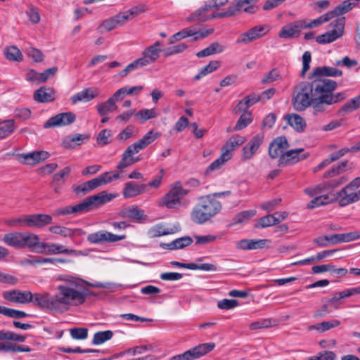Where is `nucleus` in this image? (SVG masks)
<instances>
[{"instance_id": "1", "label": "nucleus", "mask_w": 360, "mask_h": 360, "mask_svg": "<svg viewBox=\"0 0 360 360\" xmlns=\"http://www.w3.org/2000/svg\"><path fill=\"white\" fill-rule=\"evenodd\" d=\"M58 280L65 283L59 285L54 295L57 312L67 311L70 307L84 304L88 295V290L82 286L83 280L71 275H60Z\"/></svg>"}, {"instance_id": "2", "label": "nucleus", "mask_w": 360, "mask_h": 360, "mask_svg": "<svg viewBox=\"0 0 360 360\" xmlns=\"http://www.w3.org/2000/svg\"><path fill=\"white\" fill-rule=\"evenodd\" d=\"M330 82V80L313 79L298 83L292 91L291 103L293 108L299 112L307 110L320 93L326 92L324 88Z\"/></svg>"}, {"instance_id": "3", "label": "nucleus", "mask_w": 360, "mask_h": 360, "mask_svg": "<svg viewBox=\"0 0 360 360\" xmlns=\"http://www.w3.org/2000/svg\"><path fill=\"white\" fill-rule=\"evenodd\" d=\"M359 0H345L331 11L334 18H338L329 25L333 29L318 36L316 41L319 44L331 43L341 37L344 34L345 18L340 17L350 11L359 3Z\"/></svg>"}, {"instance_id": "4", "label": "nucleus", "mask_w": 360, "mask_h": 360, "mask_svg": "<svg viewBox=\"0 0 360 360\" xmlns=\"http://www.w3.org/2000/svg\"><path fill=\"white\" fill-rule=\"evenodd\" d=\"M222 205L214 198V195H207L200 198V201L191 212V220L197 224H202L220 212Z\"/></svg>"}, {"instance_id": "5", "label": "nucleus", "mask_w": 360, "mask_h": 360, "mask_svg": "<svg viewBox=\"0 0 360 360\" xmlns=\"http://www.w3.org/2000/svg\"><path fill=\"white\" fill-rule=\"evenodd\" d=\"M338 84L334 80H330V82L324 88L326 91L325 93H320L311 105L312 107V114L314 116L323 113L326 110L325 105H333L343 101L345 98V92L334 93L333 91L337 89Z\"/></svg>"}, {"instance_id": "6", "label": "nucleus", "mask_w": 360, "mask_h": 360, "mask_svg": "<svg viewBox=\"0 0 360 360\" xmlns=\"http://www.w3.org/2000/svg\"><path fill=\"white\" fill-rule=\"evenodd\" d=\"M120 178V175L117 172H107L98 177L94 178L91 180L87 181L74 188V192L79 195L82 193L85 195L87 193L96 189V188L105 185L112 182L114 180H117Z\"/></svg>"}, {"instance_id": "7", "label": "nucleus", "mask_w": 360, "mask_h": 360, "mask_svg": "<svg viewBox=\"0 0 360 360\" xmlns=\"http://www.w3.org/2000/svg\"><path fill=\"white\" fill-rule=\"evenodd\" d=\"M188 192V190L182 187L180 181H176L163 197L162 204L169 209L177 208L181 205V199Z\"/></svg>"}, {"instance_id": "8", "label": "nucleus", "mask_w": 360, "mask_h": 360, "mask_svg": "<svg viewBox=\"0 0 360 360\" xmlns=\"http://www.w3.org/2000/svg\"><path fill=\"white\" fill-rule=\"evenodd\" d=\"M115 195L108 193L105 191H101L96 195L86 198L81 203L84 213L89 212L95 208H98L105 203L111 201Z\"/></svg>"}, {"instance_id": "9", "label": "nucleus", "mask_w": 360, "mask_h": 360, "mask_svg": "<svg viewBox=\"0 0 360 360\" xmlns=\"http://www.w3.org/2000/svg\"><path fill=\"white\" fill-rule=\"evenodd\" d=\"M126 238L125 235H115L107 231L101 230L89 234L87 236V241L92 244H100L103 243H115Z\"/></svg>"}, {"instance_id": "10", "label": "nucleus", "mask_w": 360, "mask_h": 360, "mask_svg": "<svg viewBox=\"0 0 360 360\" xmlns=\"http://www.w3.org/2000/svg\"><path fill=\"white\" fill-rule=\"evenodd\" d=\"M302 29H306V20H296L283 26L278 33V37L283 39L297 38Z\"/></svg>"}, {"instance_id": "11", "label": "nucleus", "mask_w": 360, "mask_h": 360, "mask_svg": "<svg viewBox=\"0 0 360 360\" xmlns=\"http://www.w3.org/2000/svg\"><path fill=\"white\" fill-rule=\"evenodd\" d=\"M76 120V115L72 112L57 114L49 118L44 124V128L67 126Z\"/></svg>"}, {"instance_id": "12", "label": "nucleus", "mask_w": 360, "mask_h": 360, "mask_svg": "<svg viewBox=\"0 0 360 360\" xmlns=\"http://www.w3.org/2000/svg\"><path fill=\"white\" fill-rule=\"evenodd\" d=\"M360 200V190L358 191L342 188L333 196V201L337 200L341 207L347 206Z\"/></svg>"}, {"instance_id": "13", "label": "nucleus", "mask_w": 360, "mask_h": 360, "mask_svg": "<svg viewBox=\"0 0 360 360\" xmlns=\"http://www.w3.org/2000/svg\"><path fill=\"white\" fill-rule=\"evenodd\" d=\"M266 25L255 26L247 32L242 33L236 39L237 44H248L265 35L268 32Z\"/></svg>"}, {"instance_id": "14", "label": "nucleus", "mask_w": 360, "mask_h": 360, "mask_svg": "<svg viewBox=\"0 0 360 360\" xmlns=\"http://www.w3.org/2000/svg\"><path fill=\"white\" fill-rule=\"evenodd\" d=\"M32 302L41 309H47L50 311L57 312L54 295L51 296L49 292L33 294V300Z\"/></svg>"}, {"instance_id": "15", "label": "nucleus", "mask_w": 360, "mask_h": 360, "mask_svg": "<svg viewBox=\"0 0 360 360\" xmlns=\"http://www.w3.org/2000/svg\"><path fill=\"white\" fill-rule=\"evenodd\" d=\"M303 148L290 150L286 151L278 160V165H293L309 157L308 153H303Z\"/></svg>"}, {"instance_id": "16", "label": "nucleus", "mask_w": 360, "mask_h": 360, "mask_svg": "<svg viewBox=\"0 0 360 360\" xmlns=\"http://www.w3.org/2000/svg\"><path fill=\"white\" fill-rule=\"evenodd\" d=\"M3 297L11 302L27 304L32 301L33 294L30 291L13 290L5 291L3 293Z\"/></svg>"}, {"instance_id": "17", "label": "nucleus", "mask_w": 360, "mask_h": 360, "mask_svg": "<svg viewBox=\"0 0 360 360\" xmlns=\"http://www.w3.org/2000/svg\"><path fill=\"white\" fill-rule=\"evenodd\" d=\"M342 75V71L335 68L328 66L316 67L313 69L312 72L309 76V79H320V80H330V79L322 78V77H340Z\"/></svg>"}, {"instance_id": "18", "label": "nucleus", "mask_w": 360, "mask_h": 360, "mask_svg": "<svg viewBox=\"0 0 360 360\" xmlns=\"http://www.w3.org/2000/svg\"><path fill=\"white\" fill-rule=\"evenodd\" d=\"M215 347L214 342L198 345L183 353L184 360H194L211 352Z\"/></svg>"}, {"instance_id": "19", "label": "nucleus", "mask_w": 360, "mask_h": 360, "mask_svg": "<svg viewBox=\"0 0 360 360\" xmlns=\"http://www.w3.org/2000/svg\"><path fill=\"white\" fill-rule=\"evenodd\" d=\"M289 147L288 140L285 136H281L276 138L269 145V155L273 158L276 159L281 157L283 155L284 150Z\"/></svg>"}, {"instance_id": "20", "label": "nucleus", "mask_w": 360, "mask_h": 360, "mask_svg": "<svg viewBox=\"0 0 360 360\" xmlns=\"http://www.w3.org/2000/svg\"><path fill=\"white\" fill-rule=\"evenodd\" d=\"M360 294V285L352 288L349 289H346L342 291L335 292L333 294L331 298L328 300V302L333 307L335 310H337L340 308L342 304V299L349 297L350 296Z\"/></svg>"}, {"instance_id": "21", "label": "nucleus", "mask_w": 360, "mask_h": 360, "mask_svg": "<svg viewBox=\"0 0 360 360\" xmlns=\"http://www.w3.org/2000/svg\"><path fill=\"white\" fill-rule=\"evenodd\" d=\"M146 192L145 184H138L135 181H128L124 184L122 195L124 198H132Z\"/></svg>"}, {"instance_id": "22", "label": "nucleus", "mask_w": 360, "mask_h": 360, "mask_svg": "<svg viewBox=\"0 0 360 360\" xmlns=\"http://www.w3.org/2000/svg\"><path fill=\"white\" fill-rule=\"evenodd\" d=\"M161 43L160 41H155L153 45L147 47L142 52L141 59L144 60L145 65H148L157 60L160 56V53L162 51L160 48Z\"/></svg>"}, {"instance_id": "23", "label": "nucleus", "mask_w": 360, "mask_h": 360, "mask_svg": "<svg viewBox=\"0 0 360 360\" xmlns=\"http://www.w3.org/2000/svg\"><path fill=\"white\" fill-rule=\"evenodd\" d=\"M245 141L244 136L236 134L232 136L221 147V151L223 153H226L227 158L231 159V153L237 148L241 146Z\"/></svg>"}, {"instance_id": "24", "label": "nucleus", "mask_w": 360, "mask_h": 360, "mask_svg": "<svg viewBox=\"0 0 360 360\" xmlns=\"http://www.w3.org/2000/svg\"><path fill=\"white\" fill-rule=\"evenodd\" d=\"M19 156L25 160V164L32 166L48 159L50 154L47 151L40 150L26 154H20Z\"/></svg>"}, {"instance_id": "25", "label": "nucleus", "mask_w": 360, "mask_h": 360, "mask_svg": "<svg viewBox=\"0 0 360 360\" xmlns=\"http://www.w3.org/2000/svg\"><path fill=\"white\" fill-rule=\"evenodd\" d=\"M55 98V91L47 86L40 87L34 94V99L38 103H49L54 101Z\"/></svg>"}, {"instance_id": "26", "label": "nucleus", "mask_w": 360, "mask_h": 360, "mask_svg": "<svg viewBox=\"0 0 360 360\" xmlns=\"http://www.w3.org/2000/svg\"><path fill=\"white\" fill-rule=\"evenodd\" d=\"M52 217L46 214H34L28 215L29 227L41 228L51 224Z\"/></svg>"}, {"instance_id": "27", "label": "nucleus", "mask_w": 360, "mask_h": 360, "mask_svg": "<svg viewBox=\"0 0 360 360\" xmlns=\"http://www.w3.org/2000/svg\"><path fill=\"white\" fill-rule=\"evenodd\" d=\"M98 91L95 88L85 89L70 98L72 104H75L79 101L88 102L98 96Z\"/></svg>"}, {"instance_id": "28", "label": "nucleus", "mask_w": 360, "mask_h": 360, "mask_svg": "<svg viewBox=\"0 0 360 360\" xmlns=\"http://www.w3.org/2000/svg\"><path fill=\"white\" fill-rule=\"evenodd\" d=\"M260 101L261 96H259V95L255 93H252L246 96L243 99L240 101L234 108L233 111L236 113L245 112L250 106Z\"/></svg>"}, {"instance_id": "29", "label": "nucleus", "mask_w": 360, "mask_h": 360, "mask_svg": "<svg viewBox=\"0 0 360 360\" xmlns=\"http://www.w3.org/2000/svg\"><path fill=\"white\" fill-rule=\"evenodd\" d=\"M284 119L296 131L303 132L305 130L307 123L300 115L296 113L288 114L285 115Z\"/></svg>"}, {"instance_id": "30", "label": "nucleus", "mask_w": 360, "mask_h": 360, "mask_svg": "<svg viewBox=\"0 0 360 360\" xmlns=\"http://www.w3.org/2000/svg\"><path fill=\"white\" fill-rule=\"evenodd\" d=\"M212 8V5L206 4L188 15L186 20L188 22H205L209 20V16L207 15V13L210 11Z\"/></svg>"}, {"instance_id": "31", "label": "nucleus", "mask_w": 360, "mask_h": 360, "mask_svg": "<svg viewBox=\"0 0 360 360\" xmlns=\"http://www.w3.org/2000/svg\"><path fill=\"white\" fill-rule=\"evenodd\" d=\"M136 153H137V152L133 150V148L129 146L123 153L122 159L118 163L117 168L118 169H122L138 162L139 160V158L132 157V155Z\"/></svg>"}, {"instance_id": "32", "label": "nucleus", "mask_w": 360, "mask_h": 360, "mask_svg": "<svg viewBox=\"0 0 360 360\" xmlns=\"http://www.w3.org/2000/svg\"><path fill=\"white\" fill-rule=\"evenodd\" d=\"M46 255L65 254L69 255H77V252L74 249H68L63 245L57 243H46Z\"/></svg>"}, {"instance_id": "33", "label": "nucleus", "mask_w": 360, "mask_h": 360, "mask_svg": "<svg viewBox=\"0 0 360 360\" xmlns=\"http://www.w3.org/2000/svg\"><path fill=\"white\" fill-rule=\"evenodd\" d=\"M158 138V134H154L153 130L146 133L143 137L137 142L130 145L133 150L139 153L141 150L146 148L149 144L153 142Z\"/></svg>"}, {"instance_id": "34", "label": "nucleus", "mask_w": 360, "mask_h": 360, "mask_svg": "<svg viewBox=\"0 0 360 360\" xmlns=\"http://www.w3.org/2000/svg\"><path fill=\"white\" fill-rule=\"evenodd\" d=\"M22 232H12L6 233L4 236L2 241L8 246L16 249H20L22 243Z\"/></svg>"}, {"instance_id": "35", "label": "nucleus", "mask_w": 360, "mask_h": 360, "mask_svg": "<svg viewBox=\"0 0 360 360\" xmlns=\"http://www.w3.org/2000/svg\"><path fill=\"white\" fill-rule=\"evenodd\" d=\"M193 243V239L190 236H184L179 238L169 243H161L162 248H167L169 250L182 249L190 245Z\"/></svg>"}, {"instance_id": "36", "label": "nucleus", "mask_w": 360, "mask_h": 360, "mask_svg": "<svg viewBox=\"0 0 360 360\" xmlns=\"http://www.w3.org/2000/svg\"><path fill=\"white\" fill-rule=\"evenodd\" d=\"M338 237V233L321 236L313 239L312 242L318 247L324 248L339 243Z\"/></svg>"}, {"instance_id": "37", "label": "nucleus", "mask_w": 360, "mask_h": 360, "mask_svg": "<svg viewBox=\"0 0 360 360\" xmlns=\"http://www.w3.org/2000/svg\"><path fill=\"white\" fill-rule=\"evenodd\" d=\"M70 260L63 258H44L41 257H37L33 259H27L25 263L30 265H37L41 264H56L58 263H68Z\"/></svg>"}, {"instance_id": "38", "label": "nucleus", "mask_w": 360, "mask_h": 360, "mask_svg": "<svg viewBox=\"0 0 360 360\" xmlns=\"http://www.w3.org/2000/svg\"><path fill=\"white\" fill-rule=\"evenodd\" d=\"M225 46L220 44L218 41L210 44L207 48L198 51L196 53L198 58L210 56L213 54L219 53L224 51Z\"/></svg>"}, {"instance_id": "39", "label": "nucleus", "mask_w": 360, "mask_h": 360, "mask_svg": "<svg viewBox=\"0 0 360 360\" xmlns=\"http://www.w3.org/2000/svg\"><path fill=\"white\" fill-rule=\"evenodd\" d=\"M118 101L117 98H115L113 94L105 102H103L97 105V110L101 116H104L108 112H113L117 109L115 104L116 101Z\"/></svg>"}, {"instance_id": "40", "label": "nucleus", "mask_w": 360, "mask_h": 360, "mask_svg": "<svg viewBox=\"0 0 360 360\" xmlns=\"http://www.w3.org/2000/svg\"><path fill=\"white\" fill-rule=\"evenodd\" d=\"M84 213L82 203L75 205H68L63 207L56 209L53 212V215L60 217L62 215H68L70 214Z\"/></svg>"}, {"instance_id": "41", "label": "nucleus", "mask_w": 360, "mask_h": 360, "mask_svg": "<svg viewBox=\"0 0 360 360\" xmlns=\"http://www.w3.org/2000/svg\"><path fill=\"white\" fill-rule=\"evenodd\" d=\"M360 108V95L346 102L338 111L339 115H345Z\"/></svg>"}, {"instance_id": "42", "label": "nucleus", "mask_w": 360, "mask_h": 360, "mask_svg": "<svg viewBox=\"0 0 360 360\" xmlns=\"http://www.w3.org/2000/svg\"><path fill=\"white\" fill-rule=\"evenodd\" d=\"M22 235L20 249L27 248L30 250H34V246L38 244V240H39V236L32 233H22Z\"/></svg>"}, {"instance_id": "43", "label": "nucleus", "mask_w": 360, "mask_h": 360, "mask_svg": "<svg viewBox=\"0 0 360 360\" xmlns=\"http://www.w3.org/2000/svg\"><path fill=\"white\" fill-rule=\"evenodd\" d=\"M143 86L142 85L134 86L131 87H122L119 89L114 94L115 98H117V100L122 99L127 95H139Z\"/></svg>"}, {"instance_id": "44", "label": "nucleus", "mask_w": 360, "mask_h": 360, "mask_svg": "<svg viewBox=\"0 0 360 360\" xmlns=\"http://www.w3.org/2000/svg\"><path fill=\"white\" fill-rule=\"evenodd\" d=\"M90 136L88 134H77L70 139H66L63 142V146L65 148H74L77 146H79L86 140L88 141Z\"/></svg>"}, {"instance_id": "45", "label": "nucleus", "mask_w": 360, "mask_h": 360, "mask_svg": "<svg viewBox=\"0 0 360 360\" xmlns=\"http://www.w3.org/2000/svg\"><path fill=\"white\" fill-rule=\"evenodd\" d=\"M71 171L70 167L68 166L64 167L62 170L53 176L51 184L57 186H63L65 183L66 177L70 176Z\"/></svg>"}, {"instance_id": "46", "label": "nucleus", "mask_w": 360, "mask_h": 360, "mask_svg": "<svg viewBox=\"0 0 360 360\" xmlns=\"http://www.w3.org/2000/svg\"><path fill=\"white\" fill-rule=\"evenodd\" d=\"M220 61L212 60L207 65L203 67L194 77V80H199L207 75L213 72L220 67Z\"/></svg>"}, {"instance_id": "47", "label": "nucleus", "mask_w": 360, "mask_h": 360, "mask_svg": "<svg viewBox=\"0 0 360 360\" xmlns=\"http://www.w3.org/2000/svg\"><path fill=\"white\" fill-rule=\"evenodd\" d=\"M49 231L55 234L60 235L63 237H73L75 233L77 231H81L80 229H72L70 228H67L61 226H52L49 227Z\"/></svg>"}, {"instance_id": "48", "label": "nucleus", "mask_w": 360, "mask_h": 360, "mask_svg": "<svg viewBox=\"0 0 360 360\" xmlns=\"http://www.w3.org/2000/svg\"><path fill=\"white\" fill-rule=\"evenodd\" d=\"M334 202L333 196L330 197L328 194L322 195L314 198L307 205L308 209H314L316 207L326 205L328 203Z\"/></svg>"}, {"instance_id": "49", "label": "nucleus", "mask_w": 360, "mask_h": 360, "mask_svg": "<svg viewBox=\"0 0 360 360\" xmlns=\"http://www.w3.org/2000/svg\"><path fill=\"white\" fill-rule=\"evenodd\" d=\"M15 129L14 120H7L4 121L0 126V138L4 139L11 134Z\"/></svg>"}, {"instance_id": "50", "label": "nucleus", "mask_w": 360, "mask_h": 360, "mask_svg": "<svg viewBox=\"0 0 360 360\" xmlns=\"http://www.w3.org/2000/svg\"><path fill=\"white\" fill-rule=\"evenodd\" d=\"M113 336L112 330L99 331L94 334L92 344L95 345H101L105 341L110 340Z\"/></svg>"}, {"instance_id": "51", "label": "nucleus", "mask_w": 360, "mask_h": 360, "mask_svg": "<svg viewBox=\"0 0 360 360\" xmlns=\"http://www.w3.org/2000/svg\"><path fill=\"white\" fill-rule=\"evenodd\" d=\"M252 121V114L250 112H243V113L240 115L236 126L234 127L235 131L241 130L245 128L249 124H250Z\"/></svg>"}, {"instance_id": "52", "label": "nucleus", "mask_w": 360, "mask_h": 360, "mask_svg": "<svg viewBox=\"0 0 360 360\" xmlns=\"http://www.w3.org/2000/svg\"><path fill=\"white\" fill-rule=\"evenodd\" d=\"M333 18H334V16L331 11H328L326 13L319 16L318 18L313 20L311 22H306V28H311L313 27L319 26L324 22L329 21Z\"/></svg>"}, {"instance_id": "53", "label": "nucleus", "mask_w": 360, "mask_h": 360, "mask_svg": "<svg viewBox=\"0 0 360 360\" xmlns=\"http://www.w3.org/2000/svg\"><path fill=\"white\" fill-rule=\"evenodd\" d=\"M144 215V211L139 209L137 206L134 205L128 207L125 212L124 216L132 219L140 220Z\"/></svg>"}, {"instance_id": "54", "label": "nucleus", "mask_w": 360, "mask_h": 360, "mask_svg": "<svg viewBox=\"0 0 360 360\" xmlns=\"http://www.w3.org/2000/svg\"><path fill=\"white\" fill-rule=\"evenodd\" d=\"M28 215L18 218H13L5 221V224L11 227L27 226L29 227Z\"/></svg>"}, {"instance_id": "55", "label": "nucleus", "mask_w": 360, "mask_h": 360, "mask_svg": "<svg viewBox=\"0 0 360 360\" xmlns=\"http://www.w3.org/2000/svg\"><path fill=\"white\" fill-rule=\"evenodd\" d=\"M187 48L188 45L186 44L180 43L163 50L164 56L165 57H169L174 54H178L184 52Z\"/></svg>"}, {"instance_id": "56", "label": "nucleus", "mask_w": 360, "mask_h": 360, "mask_svg": "<svg viewBox=\"0 0 360 360\" xmlns=\"http://www.w3.org/2000/svg\"><path fill=\"white\" fill-rule=\"evenodd\" d=\"M157 116L158 114L154 108L141 110L135 114V117L140 118L141 122H145L148 120L155 118Z\"/></svg>"}, {"instance_id": "57", "label": "nucleus", "mask_w": 360, "mask_h": 360, "mask_svg": "<svg viewBox=\"0 0 360 360\" xmlns=\"http://www.w3.org/2000/svg\"><path fill=\"white\" fill-rule=\"evenodd\" d=\"M225 154L226 153H223L221 152V154L219 156V158H218L208 166L205 171V173L208 174L210 172L214 171L215 169H219L221 165H223L226 162L230 160L229 158H227V156Z\"/></svg>"}, {"instance_id": "58", "label": "nucleus", "mask_w": 360, "mask_h": 360, "mask_svg": "<svg viewBox=\"0 0 360 360\" xmlns=\"http://www.w3.org/2000/svg\"><path fill=\"white\" fill-rule=\"evenodd\" d=\"M6 58L10 60L20 61L22 60V55L17 47L11 46L6 49Z\"/></svg>"}, {"instance_id": "59", "label": "nucleus", "mask_w": 360, "mask_h": 360, "mask_svg": "<svg viewBox=\"0 0 360 360\" xmlns=\"http://www.w3.org/2000/svg\"><path fill=\"white\" fill-rule=\"evenodd\" d=\"M57 72H58V68L52 67L51 68H49V69L44 70L41 73H36L35 79L39 82H45L50 77H53L56 74Z\"/></svg>"}, {"instance_id": "60", "label": "nucleus", "mask_w": 360, "mask_h": 360, "mask_svg": "<svg viewBox=\"0 0 360 360\" xmlns=\"http://www.w3.org/2000/svg\"><path fill=\"white\" fill-rule=\"evenodd\" d=\"M256 214L255 210H245L238 213L233 218L236 224H240L244 221H248L250 218Z\"/></svg>"}, {"instance_id": "61", "label": "nucleus", "mask_w": 360, "mask_h": 360, "mask_svg": "<svg viewBox=\"0 0 360 360\" xmlns=\"http://www.w3.org/2000/svg\"><path fill=\"white\" fill-rule=\"evenodd\" d=\"M170 232L167 230L162 224H157L151 227L148 234L151 238L160 237L169 234Z\"/></svg>"}, {"instance_id": "62", "label": "nucleus", "mask_w": 360, "mask_h": 360, "mask_svg": "<svg viewBox=\"0 0 360 360\" xmlns=\"http://www.w3.org/2000/svg\"><path fill=\"white\" fill-rule=\"evenodd\" d=\"M278 224V220H276V216L273 214H268L259 219L257 227L266 228Z\"/></svg>"}, {"instance_id": "63", "label": "nucleus", "mask_w": 360, "mask_h": 360, "mask_svg": "<svg viewBox=\"0 0 360 360\" xmlns=\"http://www.w3.org/2000/svg\"><path fill=\"white\" fill-rule=\"evenodd\" d=\"M86 328H72L70 330L71 337L75 340H84L88 337Z\"/></svg>"}, {"instance_id": "64", "label": "nucleus", "mask_w": 360, "mask_h": 360, "mask_svg": "<svg viewBox=\"0 0 360 360\" xmlns=\"http://www.w3.org/2000/svg\"><path fill=\"white\" fill-rule=\"evenodd\" d=\"M307 360H336V354L332 351H323Z\"/></svg>"}]
</instances>
